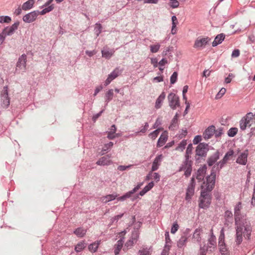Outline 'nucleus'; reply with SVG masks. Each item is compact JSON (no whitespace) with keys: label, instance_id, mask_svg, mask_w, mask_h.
I'll list each match as a JSON object with an SVG mask.
<instances>
[{"label":"nucleus","instance_id":"32","mask_svg":"<svg viewBox=\"0 0 255 255\" xmlns=\"http://www.w3.org/2000/svg\"><path fill=\"white\" fill-rule=\"evenodd\" d=\"M236 239L235 242L237 245H240L243 241V235H244V233L239 231H236Z\"/></svg>","mask_w":255,"mask_h":255},{"label":"nucleus","instance_id":"9","mask_svg":"<svg viewBox=\"0 0 255 255\" xmlns=\"http://www.w3.org/2000/svg\"><path fill=\"white\" fill-rule=\"evenodd\" d=\"M210 41V38L208 37H199L195 41L194 47L199 49L204 47Z\"/></svg>","mask_w":255,"mask_h":255},{"label":"nucleus","instance_id":"13","mask_svg":"<svg viewBox=\"0 0 255 255\" xmlns=\"http://www.w3.org/2000/svg\"><path fill=\"white\" fill-rule=\"evenodd\" d=\"M115 50L113 48H110L107 46L103 47L101 51L102 56L106 59H110L114 54Z\"/></svg>","mask_w":255,"mask_h":255},{"label":"nucleus","instance_id":"48","mask_svg":"<svg viewBox=\"0 0 255 255\" xmlns=\"http://www.w3.org/2000/svg\"><path fill=\"white\" fill-rule=\"evenodd\" d=\"M2 31L5 34L6 36H11L14 33V31H13L9 26H7L5 27Z\"/></svg>","mask_w":255,"mask_h":255},{"label":"nucleus","instance_id":"63","mask_svg":"<svg viewBox=\"0 0 255 255\" xmlns=\"http://www.w3.org/2000/svg\"><path fill=\"white\" fill-rule=\"evenodd\" d=\"M142 183H140L138 185H137L132 190L129 191V192L131 193V194H133L134 193H135L136 191H137L140 187L142 185Z\"/></svg>","mask_w":255,"mask_h":255},{"label":"nucleus","instance_id":"56","mask_svg":"<svg viewBox=\"0 0 255 255\" xmlns=\"http://www.w3.org/2000/svg\"><path fill=\"white\" fill-rule=\"evenodd\" d=\"M177 73L176 72H174L172 74V75L170 77V83L171 84H174L177 79Z\"/></svg>","mask_w":255,"mask_h":255},{"label":"nucleus","instance_id":"38","mask_svg":"<svg viewBox=\"0 0 255 255\" xmlns=\"http://www.w3.org/2000/svg\"><path fill=\"white\" fill-rule=\"evenodd\" d=\"M192 149H193V146L191 143H190L188 144L185 154V157H187V158H191V154L192 153Z\"/></svg>","mask_w":255,"mask_h":255},{"label":"nucleus","instance_id":"54","mask_svg":"<svg viewBox=\"0 0 255 255\" xmlns=\"http://www.w3.org/2000/svg\"><path fill=\"white\" fill-rule=\"evenodd\" d=\"M168 4L173 8H177L179 5V2L177 0H170Z\"/></svg>","mask_w":255,"mask_h":255},{"label":"nucleus","instance_id":"62","mask_svg":"<svg viewBox=\"0 0 255 255\" xmlns=\"http://www.w3.org/2000/svg\"><path fill=\"white\" fill-rule=\"evenodd\" d=\"M234 77V75H233V74L232 73H230L228 75V76L227 77H226L225 79V82L226 83V84H229L230 83L231 81H232V78Z\"/></svg>","mask_w":255,"mask_h":255},{"label":"nucleus","instance_id":"22","mask_svg":"<svg viewBox=\"0 0 255 255\" xmlns=\"http://www.w3.org/2000/svg\"><path fill=\"white\" fill-rule=\"evenodd\" d=\"M118 197V195L116 193L107 195L101 198V200L103 203H107L110 201H112L116 199Z\"/></svg>","mask_w":255,"mask_h":255},{"label":"nucleus","instance_id":"53","mask_svg":"<svg viewBox=\"0 0 255 255\" xmlns=\"http://www.w3.org/2000/svg\"><path fill=\"white\" fill-rule=\"evenodd\" d=\"M224 217L225 220L226 219H230L232 220L233 219V215L231 211L230 210H227L225 212L224 214Z\"/></svg>","mask_w":255,"mask_h":255},{"label":"nucleus","instance_id":"42","mask_svg":"<svg viewBox=\"0 0 255 255\" xmlns=\"http://www.w3.org/2000/svg\"><path fill=\"white\" fill-rule=\"evenodd\" d=\"M187 145V141L186 140H182L178 144V146L176 147V149L177 150H180L181 151H183L184 149L185 148V146Z\"/></svg>","mask_w":255,"mask_h":255},{"label":"nucleus","instance_id":"31","mask_svg":"<svg viewBox=\"0 0 255 255\" xmlns=\"http://www.w3.org/2000/svg\"><path fill=\"white\" fill-rule=\"evenodd\" d=\"M216 239L209 238L208 240V245L206 246V248L209 250V251L212 252V249H214L216 247Z\"/></svg>","mask_w":255,"mask_h":255},{"label":"nucleus","instance_id":"50","mask_svg":"<svg viewBox=\"0 0 255 255\" xmlns=\"http://www.w3.org/2000/svg\"><path fill=\"white\" fill-rule=\"evenodd\" d=\"M160 45L157 43L155 45H151L150 46V51L152 53H156L159 49Z\"/></svg>","mask_w":255,"mask_h":255},{"label":"nucleus","instance_id":"14","mask_svg":"<svg viewBox=\"0 0 255 255\" xmlns=\"http://www.w3.org/2000/svg\"><path fill=\"white\" fill-rule=\"evenodd\" d=\"M120 74V71L118 68H116L112 72L108 75V78L105 82V85L107 86Z\"/></svg>","mask_w":255,"mask_h":255},{"label":"nucleus","instance_id":"26","mask_svg":"<svg viewBox=\"0 0 255 255\" xmlns=\"http://www.w3.org/2000/svg\"><path fill=\"white\" fill-rule=\"evenodd\" d=\"M114 96L113 89L109 90L105 94V107H106L108 103L113 99Z\"/></svg>","mask_w":255,"mask_h":255},{"label":"nucleus","instance_id":"58","mask_svg":"<svg viewBox=\"0 0 255 255\" xmlns=\"http://www.w3.org/2000/svg\"><path fill=\"white\" fill-rule=\"evenodd\" d=\"M124 213H122L120 215L115 216L114 217L111 219V222L113 223L115 222H117L119 221V220H120L124 216Z\"/></svg>","mask_w":255,"mask_h":255},{"label":"nucleus","instance_id":"51","mask_svg":"<svg viewBox=\"0 0 255 255\" xmlns=\"http://www.w3.org/2000/svg\"><path fill=\"white\" fill-rule=\"evenodd\" d=\"M113 145H114V143L112 141H110L108 143L105 144L102 148V151H103V152L107 151L109 149H110V148H111L112 147Z\"/></svg>","mask_w":255,"mask_h":255},{"label":"nucleus","instance_id":"8","mask_svg":"<svg viewBox=\"0 0 255 255\" xmlns=\"http://www.w3.org/2000/svg\"><path fill=\"white\" fill-rule=\"evenodd\" d=\"M195 186V175H193L191 179L190 182L188 186L186 192L185 199L188 201H190L192 197L194 194Z\"/></svg>","mask_w":255,"mask_h":255},{"label":"nucleus","instance_id":"3","mask_svg":"<svg viewBox=\"0 0 255 255\" xmlns=\"http://www.w3.org/2000/svg\"><path fill=\"white\" fill-rule=\"evenodd\" d=\"M209 150V145L207 143L201 142L197 145L195 150L196 153L194 156L196 163H200L201 159H204V158L207 156Z\"/></svg>","mask_w":255,"mask_h":255},{"label":"nucleus","instance_id":"18","mask_svg":"<svg viewBox=\"0 0 255 255\" xmlns=\"http://www.w3.org/2000/svg\"><path fill=\"white\" fill-rule=\"evenodd\" d=\"M111 155H107L100 158L96 162L98 165L105 166L108 165L112 163V161L110 159Z\"/></svg>","mask_w":255,"mask_h":255},{"label":"nucleus","instance_id":"59","mask_svg":"<svg viewBox=\"0 0 255 255\" xmlns=\"http://www.w3.org/2000/svg\"><path fill=\"white\" fill-rule=\"evenodd\" d=\"M201 139H202L201 136L199 135H197L195 136V137L193 140V143L194 144H199L200 143V142L201 141Z\"/></svg>","mask_w":255,"mask_h":255},{"label":"nucleus","instance_id":"47","mask_svg":"<svg viewBox=\"0 0 255 255\" xmlns=\"http://www.w3.org/2000/svg\"><path fill=\"white\" fill-rule=\"evenodd\" d=\"M207 251H209V250L207 249L206 245L202 246L200 245L198 255H206Z\"/></svg>","mask_w":255,"mask_h":255},{"label":"nucleus","instance_id":"29","mask_svg":"<svg viewBox=\"0 0 255 255\" xmlns=\"http://www.w3.org/2000/svg\"><path fill=\"white\" fill-rule=\"evenodd\" d=\"M165 98V94L162 92L159 96L157 98L155 102V107L156 109H159L162 105V103Z\"/></svg>","mask_w":255,"mask_h":255},{"label":"nucleus","instance_id":"27","mask_svg":"<svg viewBox=\"0 0 255 255\" xmlns=\"http://www.w3.org/2000/svg\"><path fill=\"white\" fill-rule=\"evenodd\" d=\"M165 245L164 248V251H169L171 246L172 241L169 237V234L168 232H166L165 233Z\"/></svg>","mask_w":255,"mask_h":255},{"label":"nucleus","instance_id":"57","mask_svg":"<svg viewBox=\"0 0 255 255\" xmlns=\"http://www.w3.org/2000/svg\"><path fill=\"white\" fill-rule=\"evenodd\" d=\"M179 229V225L177 222H174L171 229V233L172 234H175Z\"/></svg>","mask_w":255,"mask_h":255},{"label":"nucleus","instance_id":"16","mask_svg":"<svg viewBox=\"0 0 255 255\" xmlns=\"http://www.w3.org/2000/svg\"><path fill=\"white\" fill-rule=\"evenodd\" d=\"M248 154V150H245L243 152L241 153V154L239 156V157L237 159L236 162L240 164L245 165L247 162Z\"/></svg>","mask_w":255,"mask_h":255},{"label":"nucleus","instance_id":"4","mask_svg":"<svg viewBox=\"0 0 255 255\" xmlns=\"http://www.w3.org/2000/svg\"><path fill=\"white\" fill-rule=\"evenodd\" d=\"M201 188L203 189V186H201ZM209 191L207 190L202 189L199 198V207L202 209H207L209 208L211 203L212 195Z\"/></svg>","mask_w":255,"mask_h":255},{"label":"nucleus","instance_id":"46","mask_svg":"<svg viewBox=\"0 0 255 255\" xmlns=\"http://www.w3.org/2000/svg\"><path fill=\"white\" fill-rule=\"evenodd\" d=\"M237 128H232L228 131V135L230 137H234L238 132Z\"/></svg>","mask_w":255,"mask_h":255},{"label":"nucleus","instance_id":"28","mask_svg":"<svg viewBox=\"0 0 255 255\" xmlns=\"http://www.w3.org/2000/svg\"><path fill=\"white\" fill-rule=\"evenodd\" d=\"M168 136L166 134L162 133L158 139L157 146L159 147L162 146L167 140Z\"/></svg>","mask_w":255,"mask_h":255},{"label":"nucleus","instance_id":"40","mask_svg":"<svg viewBox=\"0 0 255 255\" xmlns=\"http://www.w3.org/2000/svg\"><path fill=\"white\" fill-rule=\"evenodd\" d=\"M178 117V114L176 113L175 114V115L174 116V118H173V119L172 120L171 124L170 126H169V128L173 129L175 128L176 127V126H177V124Z\"/></svg>","mask_w":255,"mask_h":255},{"label":"nucleus","instance_id":"33","mask_svg":"<svg viewBox=\"0 0 255 255\" xmlns=\"http://www.w3.org/2000/svg\"><path fill=\"white\" fill-rule=\"evenodd\" d=\"M251 126V123L247 119L243 118L240 122V127L241 129L245 130L248 126Z\"/></svg>","mask_w":255,"mask_h":255},{"label":"nucleus","instance_id":"34","mask_svg":"<svg viewBox=\"0 0 255 255\" xmlns=\"http://www.w3.org/2000/svg\"><path fill=\"white\" fill-rule=\"evenodd\" d=\"M201 231L200 229H196L193 235V239L198 243H200L201 241V237L200 236Z\"/></svg>","mask_w":255,"mask_h":255},{"label":"nucleus","instance_id":"37","mask_svg":"<svg viewBox=\"0 0 255 255\" xmlns=\"http://www.w3.org/2000/svg\"><path fill=\"white\" fill-rule=\"evenodd\" d=\"M172 19V28H171V33L173 34H174L176 33V25H177V19L175 15H173L171 17Z\"/></svg>","mask_w":255,"mask_h":255},{"label":"nucleus","instance_id":"25","mask_svg":"<svg viewBox=\"0 0 255 255\" xmlns=\"http://www.w3.org/2000/svg\"><path fill=\"white\" fill-rule=\"evenodd\" d=\"M188 237L186 234L182 235L179 240L177 241V246L179 248H181L186 246L187 242Z\"/></svg>","mask_w":255,"mask_h":255},{"label":"nucleus","instance_id":"23","mask_svg":"<svg viewBox=\"0 0 255 255\" xmlns=\"http://www.w3.org/2000/svg\"><path fill=\"white\" fill-rule=\"evenodd\" d=\"M225 38V35L224 33H221L217 35L214 41L212 42V46L215 47L221 44Z\"/></svg>","mask_w":255,"mask_h":255},{"label":"nucleus","instance_id":"35","mask_svg":"<svg viewBox=\"0 0 255 255\" xmlns=\"http://www.w3.org/2000/svg\"><path fill=\"white\" fill-rule=\"evenodd\" d=\"M219 251L222 255H227L228 254V249L225 242L218 243Z\"/></svg>","mask_w":255,"mask_h":255},{"label":"nucleus","instance_id":"19","mask_svg":"<svg viewBox=\"0 0 255 255\" xmlns=\"http://www.w3.org/2000/svg\"><path fill=\"white\" fill-rule=\"evenodd\" d=\"M215 132V127L213 125L209 126L204 132L203 137L205 139L210 138Z\"/></svg>","mask_w":255,"mask_h":255},{"label":"nucleus","instance_id":"52","mask_svg":"<svg viewBox=\"0 0 255 255\" xmlns=\"http://www.w3.org/2000/svg\"><path fill=\"white\" fill-rule=\"evenodd\" d=\"M222 242H225V233L224 229L223 228H222L220 232L218 243H221Z\"/></svg>","mask_w":255,"mask_h":255},{"label":"nucleus","instance_id":"10","mask_svg":"<svg viewBox=\"0 0 255 255\" xmlns=\"http://www.w3.org/2000/svg\"><path fill=\"white\" fill-rule=\"evenodd\" d=\"M139 233L137 231L132 232L129 239L126 243L125 247L128 249L131 248L137 242Z\"/></svg>","mask_w":255,"mask_h":255},{"label":"nucleus","instance_id":"30","mask_svg":"<svg viewBox=\"0 0 255 255\" xmlns=\"http://www.w3.org/2000/svg\"><path fill=\"white\" fill-rule=\"evenodd\" d=\"M34 0H28L25 2L22 5V9L24 10H28L33 7Z\"/></svg>","mask_w":255,"mask_h":255},{"label":"nucleus","instance_id":"45","mask_svg":"<svg viewBox=\"0 0 255 255\" xmlns=\"http://www.w3.org/2000/svg\"><path fill=\"white\" fill-rule=\"evenodd\" d=\"M11 20V17L9 16H0V23H9Z\"/></svg>","mask_w":255,"mask_h":255},{"label":"nucleus","instance_id":"44","mask_svg":"<svg viewBox=\"0 0 255 255\" xmlns=\"http://www.w3.org/2000/svg\"><path fill=\"white\" fill-rule=\"evenodd\" d=\"M206 169L207 168L206 165H204L203 166L200 167L198 169L197 171L195 173V174L205 176L206 172Z\"/></svg>","mask_w":255,"mask_h":255},{"label":"nucleus","instance_id":"41","mask_svg":"<svg viewBox=\"0 0 255 255\" xmlns=\"http://www.w3.org/2000/svg\"><path fill=\"white\" fill-rule=\"evenodd\" d=\"M85 243L84 242H80L75 246V250L76 252H80L85 248Z\"/></svg>","mask_w":255,"mask_h":255},{"label":"nucleus","instance_id":"5","mask_svg":"<svg viewBox=\"0 0 255 255\" xmlns=\"http://www.w3.org/2000/svg\"><path fill=\"white\" fill-rule=\"evenodd\" d=\"M192 164L193 162L191 158L185 157L184 161L179 167L178 171H184V175L186 177H188L190 176L192 171Z\"/></svg>","mask_w":255,"mask_h":255},{"label":"nucleus","instance_id":"60","mask_svg":"<svg viewBox=\"0 0 255 255\" xmlns=\"http://www.w3.org/2000/svg\"><path fill=\"white\" fill-rule=\"evenodd\" d=\"M132 165H127V166H126V165H120L118 167V170H119V171H125L128 169H129L130 168V167H131Z\"/></svg>","mask_w":255,"mask_h":255},{"label":"nucleus","instance_id":"6","mask_svg":"<svg viewBox=\"0 0 255 255\" xmlns=\"http://www.w3.org/2000/svg\"><path fill=\"white\" fill-rule=\"evenodd\" d=\"M27 56L25 54H22L18 59L16 65L15 72L17 73L24 72L26 71Z\"/></svg>","mask_w":255,"mask_h":255},{"label":"nucleus","instance_id":"11","mask_svg":"<svg viewBox=\"0 0 255 255\" xmlns=\"http://www.w3.org/2000/svg\"><path fill=\"white\" fill-rule=\"evenodd\" d=\"M215 180L216 175L212 173L210 175L206 178V187L204 189L211 191L214 187Z\"/></svg>","mask_w":255,"mask_h":255},{"label":"nucleus","instance_id":"12","mask_svg":"<svg viewBox=\"0 0 255 255\" xmlns=\"http://www.w3.org/2000/svg\"><path fill=\"white\" fill-rule=\"evenodd\" d=\"M6 88V87L4 88V90L1 94V106L4 108H7L10 103L8 92Z\"/></svg>","mask_w":255,"mask_h":255},{"label":"nucleus","instance_id":"55","mask_svg":"<svg viewBox=\"0 0 255 255\" xmlns=\"http://www.w3.org/2000/svg\"><path fill=\"white\" fill-rule=\"evenodd\" d=\"M159 133V129H156L149 134V136L153 139H155Z\"/></svg>","mask_w":255,"mask_h":255},{"label":"nucleus","instance_id":"39","mask_svg":"<svg viewBox=\"0 0 255 255\" xmlns=\"http://www.w3.org/2000/svg\"><path fill=\"white\" fill-rule=\"evenodd\" d=\"M102 26L100 23H96L94 28L95 33L96 37H98L102 32Z\"/></svg>","mask_w":255,"mask_h":255},{"label":"nucleus","instance_id":"24","mask_svg":"<svg viewBox=\"0 0 255 255\" xmlns=\"http://www.w3.org/2000/svg\"><path fill=\"white\" fill-rule=\"evenodd\" d=\"M124 243V238H121L115 245L114 253L115 255L119 254Z\"/></svg>","mask_w":255,"mask_h":255},{"label":"nucleus","instance_id":"7","mask_svg":"<svg viewBox=\"0 0 255 255\" xmlns=\"http://www.w3.org/2000/svg\"><path fill=\"white\" fill-rule=\"evenodd\" d=\"M169 106L172 110H175L180 106L179 97L174 93H170L167 96Z\"/></svg>","mask_w":255,"mask_h":255},{"label":"nucleus","instance_id":"49","mask_svg":"<svg viewBox=\"0 0 255 255\" xmlns=\"http://www.w3.org/2000/svg\"><path fill=\"white\" fill-rule=\"evenodd\" d=\"M131 195V194L129 191V192H127V193H126L125 194H124V195H123L120 197L117 198V201H124L126 199L130 197Z\"/></svg>","mask_w":255,"mask_h":255},{"label":"nucleus","instance_id":"36","mask_svg":"<svg viewBox=\"0 0 255 255\" xmlns=\"http://www.w3.org/2000/svg\"><path fill=\"white\" fill-rule=\"evenodd\" d=\"M87 232V230L83 228H78L76 229L74 233L79 237H83L85 236Z\"/></svg>","mask_w":255,"mask_h":255},{"label":"nucleus","instance_id":"15","mask_svg":"<svg viewBox=\"0 0 255 255\" xmlns=\"http://www.w3.org/2000/svg\"><path fill=\"white\" fill-rule=\"evenodd\" d=\"M234 152L233 150H230L226 153L223 159L220 161L217 164V165L220 169L224 167L225 164L229 159V157L232 156L234 154Z\"/></svg>","mask_w":255,"mask_h":255},{"label":"nucleus","instance_id":"21","mask_svg":"<svg viewBox=\"0 0 255 255\" xmlns=\"http://www.w3.org/2000/svg\"><path fill=\"white\" fill-rule=\"evenodd\" d=\"M220 157V153L218 151H217L212 156H211L207 161L208 164L209 166H212Z\"/></svg>","mask_w":255,"mask_h":255},{"label":"nucleus","instance_id":"61","mask_svg":"<svg viewBox=\"0 0 255 255\" xmlns=\"http://www.w3.org/2000/svg\"><path fill=\"white\" fill-rule=\"evenodd\" d=\"M223 134V129L222 128H219L217 130L215 129L214 134L216 137H220Z\"/></svg>","mask_w":255,"mask_h":255},{"label":"nucleus","instance_id":"1","mask_svg":"<svg viewBox=\"0 0 255 255\" xmlns=\"http://www.w3.org/2000/svg\"><path fill=\"white\" fill-rule=\"evenodd\" d=\"M235 223L236 231L244 233V237L248 240L250 239L252 232V227L251 222L247 216L235 219Z\"/></svg>","mask_w":255,"mask_h":255},{"label":"nucleus","instance_id":"43","mask_svg":"<svg viewBox=\"0 0 255 255\" xmlns=\"http://www.w3.org/2000/svg\"><path fill=\"white\" fill-rule=\"evenodd\" d=\"M99 243L95 242L89 245V246H88V249L90 252L92 253H95L97 251Z\"/></svg>","mask_w":255,"mask_h":255},{"label":"nucleus","instance_id":"64","mask_svg":"<svg viewBox=\"0 0 255 255\" xmlns=\"http://www.w3.org/2000/svg\"><path fill=\"white\" fill-rule=\"evenodd\" d=\"M138 255H149V251L147 249H143L138 251Z\"/></svg>","mask_w":255,"mask_h":255},{"label":"nucleus","instance_id":"20","mask_svg":"<svg viewBox=\"0 0 255 255\" xmlns=\"http://www.w3.org/2000/svg\"><path fill=\"white\" fill-rule=\"evenodd\" d=\"M163 159V155L162 154L157 155L154 159L151 167L152 171L157 170L160 164V163Z\"/></svg>","mask_w":255,"mask_h":255},{"label":"nucleus","instance_id":"2","mask_svg":"<svg viewBox=\"0 0 255 255\" xmlns=\"http://www.w3.org/2000/svg\"><path fill=\"white\" fill-rule=\"evenodd\" d=\"M53 8V6L51 5L45 7L40 11L38 10L33 11L23 16L22 19L26 23H31L36 19L39 14L44 15L52 10Z\"/></svg>","mask_w":255,"mask_h":255},{"label":"nucleus","instance_id":"17","mask_svg":"<svg viewBox=\"0 0 255 255\" xmlns=\"http://www.w3.org/2000/svg\"><path fill=\"white\" fill-rule=\"evenodd\" d=\"M242 209V202H239L234 207V218L235 219L241 218L242 216H247L246 214L241 213Z\"/></svg>","mask_w":255,"mask_h":255}]
</instances>
